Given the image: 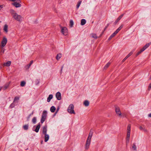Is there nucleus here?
<instances>
[{
	"label": "nucleus",
	"instance_id": "obj_39",
	"mask_svg": "<svg viewBox=\"0 0 151 151\" xmlns=\"http://www.w3.org/2000/svg\"><path fill=\"white\" fill-rule=\"evenodd\" d=\"M130 132H127V137H130Z\"/></svg>",
	"mask_w": 151,
	"mask_h": 151
},
{
	"label": "nucleus",
	"instance_id": "obj_58",
	"mask_svg": "<svg viewBox=\"0 0 151 151\" xmlns=\"http://www.w3.org/2000/svg\"><path fill=\"white\" fill-rule=\"evenodd\" d=\"M104 31H103L102 32L101 34H103V33H104Z\"/></svg>",
	"mask_w": 151,
	"mask_h": 151
},
{
	"label": "nucleus",
	"instance_id": "obj_46",
	"mask_svg": "<svg viewBox=\"0 0 151 151\" xmlns=\"http://www.w3.org/2000/svg\"><path fill=\"white\" fill-rule=\"evenodd\" d=\"M109 25V24H107V26H106V27H105V28L104 29V31H105V30L106 29V28H107V27H108V26Z\"/></svg>",
	"mask_w": 151,
	"mask_h": 151
},
{
	"label": "nucleus",
	"instance_id": "obj_51",
	"mask_svg": "<svg viewBox=\"0 0 151 151\" xmlns=\"http://www.w3.org/2000/svg\"><path fill=\"white\" fill-rule=\"evenodd\" d=\"M63 66H62V67H61V73H62V70H63Z\"/></svg>",
	"mask_w": 151,
	"mask_h": 151
},
{
	"label": "nucleus",
	"instance_id": "obj_17",
	"mask_svg": "<svg viewBox=\"0 0 151 151\" xmlns=\"http://www.w3.org/2000/svg\"><path fill=\"white\" fill-rule=\"evenodd\" d=\"M11 64V62L10 61H8L6 63H4V65L6 66H9Z\"/></svg>",
	"mask_w": 151,
	"mask_h": 151
},
{
	"label": "nucleus",
	"instance_id": "obj_47",
	"mask_svg": "<svg viewBox=\"0 0 151 151\" xmlns=\"http://www.w3.org/2000/svg\"><path fill=\"white\" fill-rule=\"evenodd\" d=\"M16 1L18 3H19L21 2L20 0H16Z\"/></svg>",
	"mask_w": 151,
	"mask_h": 151
},
{
	"label": "nucleus",
	"instance_id": "obj_22",
	"mask_svg": "<svg viewBox=\"0 0 151 151\" xmlns=\"http://www.w3.org/2000/svg\"><path fill=\"white\" fill-rule=\"evenodd\" d=\"M33 61L32 60L30 61V63L28 65H27L26 67L25 68L26 69H28L30 67V66L31 64L33 63Z\"/></svg>",
	"mask_w": 151,
	"mask_h": 151
},
{
	"label": "nucleus",
	"instance_id": "obj_31",
	"mask_svg": "<svg viewBox=\"0 0 151 151\" xmlns=\"http://www.w3.org/2000/svg\"><path fill=\"white\" fill-rule=\"evenodd\" d=\"M36 118L35 117H34L32 120V123L34 124H35L36 122Z\"/></svg>",
	"mask_w": 151,
	"mask_h": 151
},
{
	"label": "nucleus",
	"instance_id": "obj_34",
	"mask_svg": "<svg viewBox=\"0 0 151 151\" xmlns=\"http://www.w3.org/2000/svg\"><path fill=\"white\" fill-rule=\"evenodd\" d=\"M26 84V83L24 81H22L21 82L20 85L21 86H24Z\"/></svg>",
	"mask_w": 151,
	"mask_h": 151
},
{
	"label": "nucleus",
	"instance_id": "obj_10",
	"mask_svg": "<svg viewBox=\"0 0 151 151\" xmlns=\"http://www.w3.org/2000/svg\"><path fill=\"white\" fill-rule=\"evenodd\" d=\"M19 3H17V2H14L12 4L16 8L19 7L21 6V5Z\"/></svg>",
	"mask_w": 151,
	"mask_h": 151
},
{
	"label": "nucleus",
	"instance_id": "obj_50",
	"mask_svg": "<svg viewBox=\"0 0 151 151\" xmlns=\"http://www.w3.org/2000/svg\"><path fill=\"white\" fill-rule=\"evenodd\" d=\"M130 56V55H129V54H128L126 56V57L128 58Z\"/></svg>",
	"mask_w": 151,
	"mask_h": 151
},
{
	"label": "nucleus",
	"instance_id": "obj_27",
	"mask_svg": "<svg viewBox=\"0 0 151 151\" xmlns=\"http://www.w3.org/2000/svg\"><path fill=\"white\" fill-rule=\"evenodd\" d=\"M4 30L6 32H8V26L6 24H5L4 26Z\"/></svg>",
	"mask_w": 151,
	"mask_h": 151
},
{
	"label": "nucleus",
	"instance_id": "obj_55",
	"mask_svg": "<svg viewBox=\"0 0 151 151\" xmlns=\"http://www.w3.org/2000/svg\"><path fill=\"white\" fill-rule=\"evenodd\" d=\"M38 81V82H37L36 84H38L39 83V81Z\"/></svg>",
	"mask_w": 151,
	"mask_h": 151
},
{
	"label": "nucleus",
	"instance_id": "obj_9",
	"mask_svg": "<svg viewBox=\"0 0 151 151\" xmlns=\"http://www.w3.org/2000/svg\"><path fill=\"white\" fill-rule=\"evenodd\" d=\"M47 125H45L42 127V133L44 134H47Z\"/></svg>",
	"mask_w": 151,
	"mask_h": 151
},
{
	"label": "nucleus",
	"instance_id": "obj_11",
	"mask_svg": "<svg viewBox=\"0 0 151 151\" xmlns=\"http://www.w3.org/2000/svg\"><path fill=\"white\" fill-rule=\"evenodd\" d=\"M124 15V14H122L114 22L115 24H116V23L121 19Z\"/></svg>",
	"mask_w": 151,
	"mask_h": 151
},
{
	"label": "nucleus",
	"instance_id": "obj_7",
	"mask_svg": "<svg viewBox=\"0 0 151 151\" xmlns=\"http://www.w3.org/2000/svg\"><path fill=\"white\" fill-rule=\"evenodd\" d=\"M7 42V39L6 37H4L1 42V46L3 47H4L6 45Z\"/></svg>",
	"mask_w": 151,
	"mask_h": 151
},
{
	"label": "nucleus",
	"instance_id": "obj_42",
	"mask_svg": "<svg viewBox=\"0 0 151 151\" xmlns=\"http://www.w3.org/2000/svg\"><path fill=\"white\" fill-rule=\"evenodd\" d=\"M144 128L143 130L145 132H147V131L146 129H145V126H144Z\"/></svg>",
	"mask_w": 151,
	"mask_h": 151
},
{
	"label": "nucleus",
	"instance_id": "obj_20",
	"mask_svg": "<svg viewBox=\"0 0 151 151\" xmlns=\"http://www.w3.org/2000/svg\"><path fill=\"white\" fill-rule=\"evenodd\" d=\"M56 109L55 107L53 106H52L50 109V111L52 112H54Z\"/></svg>",
	"mask_w": 151,
	"mask_h": 151
},
{
	"label": "nucleus",
	"instance_id": "obj_2",
	"mask_svg": "<svg viewBox=\"0 0 151 151\" xmlns=\"http://www.w3.org/2000/svg\"><path fill=\"white\" fill-rule=\"evenodd\" d=\"M10 13L12 15L13 17L17 21L21 22L22 20V17L20 15L18 14L13 10H10Z\"/></svg>",
	"mask_w": 151,
	"mask_h": 151
},
{
	"label": "nucleus",
	"instance_id": "obj_44",
	"mask_svg": "<svg viewBox=\"0 0 151 151\" xmlns=\"http://www.w3.org/2000/svg\"><path fill=\"white\" fill-rule=\"evenodd\" d=\"M133 51H132L128 54L130 56L133 53Z\"/></svg>",
	"mask_w": 151,
	"mask_h": 151
},
{
	"label": "nucleus",
	"instance_id": "obj_52",
	"mask_svg": "<svg viewBox=\"0 0 151 151\" xmlns=\"http://www.w3.org/2000/svg\"><path fill=\"white\" fill-rule=\"evenodd\" d=\"M148 116L150 117H151V113H150V114H149L148 115Z\"/></svg>",
	"mask_w": 151,
	"mask_h": 151
},
{
	"label": "nucleus",
	"instance_id": "obj_18",
	"mask_svg": "<svg viewBox=\"0 0 151 151\" xmlns=\"http://www.w3.org/2000/svg\"><path fill=\"white\" fill-rule=\"evenodd\" d=\"M116 34L117 33H116V32H114L109 37L108 39L109 40H111V38L114 37Z\"/></svg>",
	"mask_w": 151,
	"mask_h": 151
},
{
	"label": "nucleus",
	"instance_id": "obj_26",
	"mask_svg": "<svg viewBox=\"0 0 151 151\" xmlns=\"http://www.w3.org/2000/svg\"><path fill=\"white\" fill-rule=\"evenodd\" d=\"M132 148L135 151H137V147L135 143H133L132 146Z\"/></svg>",
	"mask_w": 151,
	"mask_h": 151
},
{
	"label": "nucleus",
	"instance_id": "obj_53",
	"mask_svg": "<svg viewBox=\"0 0 151 151\" xmlns=\"http://www.w3.org/2000/svg\"><path fill=\"white\" fill-rule=\"evenodd\" d=\"M129 142V141H127V140H126V143L127 144V143H128Z\"/></svg>",
	"mask_w": 151,
	"mask_h": 151
},
{
	"label": "nucleus",
	"instance_id": "obj_1",
	"mask_svg": "<svg viewBox=\"0 0 151 151\" xmlns=\"http://www.w3.org/2000/svg\"><path fill=\"white\" fill-rule=\"evenodd\" d=\"M93 133V130L91 129L90 130L88 136L86 141L85 145V148L86 150H88L90 145L91 140Z\"/></svg>",
	"mask_w": 151,
	"mask_h": 151
},
{
	"label": "nucleus",
	"instance_id": "obj_60",
	"mask_svg": "<svg viewBox=\"0 0 151 151\" xmlns=\"http://www.w3.org/2000/svg\"><path fill=\"white\" fill-rule=\"evenodd\" d=\"M42 142H43V141H42L41 142V143L42 144Z\"/></svg>",
	"mask_w": 151,
	"mask_h": 151
},
{
	"label": "nucleus",
	"instance_id": "obj_5",
	"mask_svg": "<svg viewBox=\"0 0 151 151\" xmlns=\"http://www.w3.org/2000/svg\"><path fill=\"white\" fill-rule=\"evenodd\" d=\"M115 111L116 114L119 117L121 116L122 114L119 108L117 106H115Z\"/></svg>",
	"mask_w": 151,
	"mask_h": 151
},
{
	"label": "nucleus",
	"instance_id": "obj_25",
	"mask_svg": "<svg viewBox=\"0 0 151 151\" xmlns=\"http://www.w3.org/2000/svg\"><path fill=\"white\" fill-rule=\"evenodd\" d=\"M47 111L45 110H44L43 112V113L42 114V116H45L46 117H47Z\"/></svg>",
	"mask_w": 151,
	"mask_h": 151
},
{
	"label": "nucleus",
	"instance_id": "obj_14",
	"mask_svg": "<svg viewBox=\"0 0 151 151\" xmlns=\"http://www.w3.org/2000/svg\"><path fill=\"white\" fill-rule=\"evenodd\" d=\"M123 25L122 24L120 26L115 32L116 33H117L119 32L122 28Z\"/></svg>",
	"mask_w": 151,
	"mask_h": 151
},
{
	"label": "nucleus",
	"instance_id": "obj_35",
	"mask_svg": "<svg viewBox=\"0 0 151 151\" xmlns=\"http://www.w3.org/2000/svg\"><path fill=\"white\" fill-rule=\"evenodd\" d=\"M81 1H79L78 2V3L76 6V8L77 9H78L79 7L80 6L81 4Z\"/></svg>",
	"mask_w": 151,
	"mask_h": 151
},
{
	"label": "nucleus",
	"instance_id": "obj_61",
	"mask_svg": "<svg viewBox=\"0 0 151 151\" xmlns=\"http://www.w3.org/2000/svg\"><path fill=\"white\" fill-rule=\"evenodd\" d=\"M1 88H0V91H1Z\"/></svg>",
	"mask_w": 151,
	"mask_h": 151
},
{
	"label": "nucleus",
	"instance_id": "obj_4",
	"mask_svg": "<svg viewBox=\"0 0 151 151\" xmlns=\"http://www.w3.org/2000/svg\"><path fill=\"white\" fill-rule=\"evenodd\" d=\"M150 43H147L146 44L141 50L139 51L136 54V56H138V55L140 54L141 53L144 51L145 49H146L150 45Z\"/></svg>",
	"mask_w": 151,
	"mask_h": 151
},
{
	"label": "nucleus",
	"instance_id": "obj_21",
	"mask_svg": "<svg viewBox=\"0 0 151 151\" xmlns=\"http://www.w3.org/2000/svg\"><path fill=\"white\" fill-rule=\"evenodd\" d=\"M46 117L45 116H42L41 119V122L42 123H43L44 121H45V120L46 119Z\"/></svg>",
	"mask_w": 151,
	"mask_h": 151
},
{
	"label": "nucleus",
	"instance_id": "obj_33",
	"mask_svg": "<svg viewBox=\"0 0 151 151\" xmlns=\"http://www.w3.org/2000/svg\"><path fill=\"white\" fill-rule=\"evenodd\" d=\"M73 21L72 20H71L70 21V27H72L73 26Z\"/></svg>",
	"mask_w": 151,
	"mask_h": 151
},
{
	"label": "nucleus",
	"instance_id": "obj_37",
	"mask_svg": "<svg viewBox=\"0 0 151 151\" xmlns=\"http://www.w3.org/2000/svg\"><path fill=\"white\" fill-rule=\"evenodd\" d=\"M31 116V114H29V115L27 117V121H29V119H30Z\"/></svg>",
	"mask_w": 151,
	"mask_h": 151
},
{
	"label": "nucleus",
	"instance_id": "obj_15",
	"mask_svg": "<svg viewBox=\"0 0 151 151\" xmlns=\"http://www.w3.org/2000/svg\"><path fill=\"white\" fill-rule=\"evenodd\" d=\"M53 98V95L52 94L50 95L47 98V101L48 102H49L50 101V100L52 98Z\"/></svg>",
	"mask_w": 151,
	"mask_h": 151
},
{
	"label": "nucleus",
	"instance_id": "obj_41",
	"mask_svg": "<svg viewBox=\"0 0 151 151\" xmlns=\"http://www.w3.org/2000/svg\"><path fill=\"white\" fill-rule=\"evenodd\" d=\"M127 58L126 57L122 60V62L123 63Z\"/></svg>",
	"mask_w": 151,
	"mask_h": 151
},
{
	"label": "nucleus",
	"instance_id": "obj_38",
	"mask_svg": "<svg viewBox=\"0 0 151 151\" xmlns=\"http://www.w3.org/2000/svg\"><path fill=\"white\" fill-rule=\"evenodd\" d=\"M144 125H143V127H142V126H140L139 127V128L140 129V130H143V129H144Z\"/></svg>",
	"mask_w": 151,
	"mask_h": 151
},
{
	"label": "nucleus",
	"instance_id": "obj_56",
	"mask_svg": "<svg viewBox=\"0 0 151 151\" xmlns=\"http://www.w3.org/2000/svg\"><path fill=\"white\" fill-rule=\"evenodd\" d=\"M11 0L13 1H16V0Z\"/></svg>",
	"mask_w": 151,
	"mask_h": 151
},
{
	"label": "nucleus",
	"instance_id": "obj_49",
	"mask_svg": "<svg viewBox=\"0 0 151 151\" xmlns=\"http://www.w3.org/2000/svg\"><path fill=\"white\" fill-rule=\"evenodd\" d=\"M59 109L58 108V109H57V110H56V112L55 113V114H56L57 112L58 111V110H59Z\"/></svg>",
	"mask_w": 151,
	"mask_h": 151
},
{
	"label": "nucleus",
	"instance_id": "obj_48",
	"mask_svg": "<svg viewBox=\"0 0 151 151\" xmlns=\"http://www.w3.org/2000/svg\"><path fill=\"white\" fill-rule=\"evenodd\" d=\"M8 87V86H4V88H5V89H6Z\"/></svg>",
	"mask_w": 151,
	"mask_h": 151
},
{
	"label": "nucleus",
	"instance_id": "obj_3",
	"mask_svg": "<svg viewBox=\"0 0 151 151\" xmlns=\"http://www.w3.org/2000/svg\"><path fill=\"white\" fill-rule=\"evenodd\" d=\"M74 107L73 104H70L67 109L68 112L70 114H75L76 113L74 110Z\"/></svg>",
	"mask_w": 151,
	"mask_h": 151
},
{
	"label": "nucleus",
	"instance_id": "obj_6",
	"mask_svg": "<svg viewBox=\"0 0 151 151\" xmlns=\"http://www.w3.org/2000/svg\"><path fill=\"white\" fill-rule=\"evenodd\" d=\"M61 32L64 35H66L68 34V30L65 27H61Z\"/></svg>",
	"mask_w": 151,
	"mask_h": 151
},
{
	"label": "nucleus",
	"instance_id": "obj_45",
	"mask_svg": "<svg viewBox=\"0 0 151 151\" xmlns=\"http://www.w3.org/2000/svg\"><path fill=\"white\" fill-rule=\"evenodd\" d=\"M129 137H127L126 140H127L128 141H129Z\"/></svg>",
	"mask_w": 151,
	"mask_h": 151
},
{
	"label": "nucleus",
	"instance_id": "obj_24",
	"mask_svg": "<svg viewBox=\"0 0 151 151\" xmlns=\"http://www.w3.org/2000/svg\"><path fill=\"white\" fill-rule=\"evenodd\" d=\"M62 55L60 53L58 54L56 56V59L57 60H58L61 57Z\"/></svg>",
	"mask_w": 151,
	"mask_h": 151
},
{
	"label": "nucleus",
	"instance_id": "obj_28",
	"mask_svg": "<svg viewBox=\"0 0 151 151\" xmlns=\"http://www.w3.org/2000/svg\"><path fill=\"white\" fill-rule=\"evenodd\" d=\"M91 37L95 39H97L98 37H97L96 35V34L92 33L91 34Z\"/></svg>",
	"mask_w": 151,
	"mask_h": 151
},
{
	"label": "nucleus",
	"instance_id": "obj_54",
	"mask_svg": "<svg viewBox=\"0 0 151 151\" xmlns=\"http://www.w3.org/2000/svg\"><path fill=\"white\" fill-rule=\"evenodd\" d=\"M33 114V112H32V113H31V114H31V116L32 115V114Z\"/></svg>",
	"mask_w": 151,
	"mask_h": 151
},
{
	"label": "nucleus",
	"instance_id": "obj_16",
	"mask_svg": "<svg viewBox=\"0 0 151 151\" xmlns=\"http://www.w3.org/2000/svg\"><path fill=\"white\" fill-rule=\"evenodd\" d=\"M89 102L87 100H85L83 103V104L86 106H88L89 105Z\"/></svg>",
	"mask_w": 151,
	"mask_h": 151
},
{
	"label": "nucleus",
	"instance_id": "obj_59",
	"mask_svg": "<svg viewBox=\"0 0 151 151\" xmlns=\"http://www.w3.org/2000/svg\"><path fill=\"white\" fill-rule=\"evenodd\" d=\"M102 34H101V35H100V36H99V37H100L101 36H102Z\"/></svg>",
	"mask_w": 151,
	"mask_h": 151
},
{
	"label": "nucleus",
	"instance_id": "obj_8",
	"mask_svg": "<svg viewBox=\"0 0 151 151\" xmlns=\"http://www.w3.org/2000/svg\"><path fill=\"white\" fill-rule=\"evenodd\" d=\"M56 97L57 100H60L61 99V94L60 93L58 92L56 93Z\"/></svg>",
	"mask_w": 151,
	"mask_h": 151
},
{
	"label": "nucleus",
	"instance_id": "obj_32",
	"mask_svg": "<svg viewBox=\"0 0 151 151\" xmlns=\"http://www.w3.org/2000/svg\"><path fill=\"white\" fill-rule=\"evenodd\" d=\"M110 63H108L104 67V69H106L110 65Z\"/></svg>",
	"mask_w": 151,
	"mask_h": 151
},
{
	"label": "nucleus",
	"instance_id": "obj_36",
	"mask_svg": "<svg viewBox=\"0 0 151 151\" xmlns=\"http://www.w3.org/2000/svg\"><path fill=\"white\" fill-rule=\"evenodd\" d=\"M15 103L13 102L11 104V105L10 106V107L11 108H12L14 107L15 106V104H14Z\"/></svg>",
	"mask_w": 151,
	"mask_h": 151
},
{
	"label": "nucleus",
	"instance_id": "obj_13",
	"mask_svg": "<svg viewBox=\"0 0 151 151\" xmlns=\"http://www.w3.org/2000/svg\"><path fill=\"white\" fill-rule=\"evenodd\" d=\"M40 123H39L38 125L36 126L35 129L34 130L36 132H39V130L40 129Z\"/></svg>",
	"mask_w": 151,
	"mask_h": 151
},
{
	"label": "nucleus",
	"instance_id": "obj_23",
	"mask_svg": "<svg viewBox=\"0 0 151 151\" xmlns=\"http://www.w3.org/2000/svg\"><path fill=\"white\" fill-rule=\"evenodd\" d=\"M19 99V97H15L14 98V100L13 101V103H17Z\"/></svg>",
	"mask_w": 151,
	"mask_h": 151
},
{
	"label": "nucleus",
	"instance_id": "obj_43",
	"mask_svg": "<svg viewBox=\"0 0 151 151\" xmlns=\"http://www.w3.org/2000/svg\"><path fill=\"white\" fill-rule=\"evenodd\" d=\"M133 51H132L128 54L130 56L133 53Z\"/></svg>",
	"mask_w": 151,
	"mask_h": 151
},
{
	"label": "nucleus",
	"instance_id": "obj_19",
	"mask_svg": "<svg viewBox=\"0 0 151 151\" xmlns=\"http://www.w3.org/2000/svg\"><path fill=\"white\" fill-rule=\"evenodd\" d=\"M86 21L85 19H81V25H84L86 23Z\"/></svg>",
	"mask_w": 151,
	"mask_h": 151
},
{
	"label": "nucleus",
	"instance_id": "obj_40",
	"mask_svg": "<svg viewBox=\"0 0 151 151\" xmlns=\"http://www.w3.org/2000/svg\"><path fill=\"white\" fill-rule=\"evenodd\" d=\"M151 88V83H150L148 87V90H150Z\"/></svg>",
	"mask_w": 151,
	"mask_h": 151
},
{
	"label": "nucleus",
	"instance_id": "obj_30",
	"mask_svg": "<svg viewBox=\"0 0 151 151\" xmlns=\"http://www.w3.org/2000/svg\"><path fill=\"white\" fill-rule=\"evenodd\" d=\"M23 127L25 130H27L28 129V124H26L23 126Z\"/></svg>",
	"mask_w": 151,
	"mask_h": 151
},
{
	"label": "nucleus",
	"instance_id": "obj_29",
	"mask_svg": "<svg viewBox=\"0 0 151 151\" xmlns=\"http://www.w3.org/2000/svg\"><path fill=\"white\" fill-rule=\"evenodd\" d=\"M131 128V125L130 124H129L127 127V132H130Z\"/></svg>",
	"mask_w": 151,
	"mask_h": 151
},
{
	"label": "nucleus",
	"instance_id": "obj_57",
	"mask_svg": "<svg viewBox=\"0 0 151 151\" xmlns=\"http://www.w3.org/2000/svg\"><path fill=\"white\" fill-rule=\"evenodd\" d=\"M150 80H151V75L150 76V79H149Z\"/></svg>",
	"mask_w": 151,
	"mask_h": 151
},
{
	"label": "nucleus",
	"instance_id": "obj_12",
	"mask_svg": "<svg viewBox=\"0 0 151 151\" xmlns=\"http://www.w3.org/2000/svg\"><path fill=\"white\" fill-rule=\"evenodd\" d=\"M45 135V141L46 142L48 141L49 138V135L46 134H44Z\"/></svg>",
	"mask_w": 151,
	"mask_h": 151
}]
</instances>
